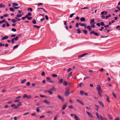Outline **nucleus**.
<instances>
[{
  "mask_svg": "<svg viewBox=\"0 0 120 120\" xmlns=\"http://www.w3.org/2000/svg\"><path fill=\"white\" fill-rule=\"evenodd\" d=\"M86 27L89 30V31H90L91 30V28L90 26H88Z\"/></svg>",
  "mask_w": 120,
  "mask_h": 120,
  "instance_id": "obj_27",
  "label": "nucleus"
},
{
  "mask_svg": "<svg viewBox=\"0 0 120 120\" xmlns=\"http://www.w3.org/2000/svg\"><path fill=\"white\" fill-rule=\"evenodd\" d=\"M97 89V90H101V87L99 85H98Z\"/></svg>",
  "mask_w": 120,
  "mask_h": 120,
  "instance_id": "obj_21",
  "label": "nucleus"
},
{
  "mask_svg": "<svg viewBox=\"0 0 120 120\" xmlns=\"http://www.w3.org/2000/svg\"><path fill=\"white\" fill-rule=\"evenodd\" d=\"M5 20L4 19H3L2 21H0V24H1L4 22H5Z\"/></svg>",
  "mask_w": 120,
  "mask_h": 120,
  "instance_id": "obj_30",
  "label": "nucleus"
},
{
  "mask_svg": "<svg viewBox=\"0 0 120 120\" xmlns=\"http://www.w3.org/2000/svg\"><path fill=\"white\" fill-rule=\"evenodd\" d=\"M52 75L53 77L54 78H56L57 76V75L54 74H52Z\"/></svg>",
  "mask_w": 120,
  "mask_h": 120,
  "instance_id": "obj_22",
  "label": "nucleus"
},
{
  "mask_svg": "<svg viewBox=\"0 0 120 120\" xmlns=\"http://www.w3.org/2000/svg\"><path fill=\"white\" fill-rule=\"evenodd\" d=\"M106 96H107V99H106V101H108V102H110V101L109 100V97L107 95H106Z\"/></svg>",
  "mask_w": 120,
  "mask_h": 120,
  "instance_id": "obj_23",
  "label": "nucleus"
},
{
  "mask_svg": "<svg viewBox=\"0 0 120 120\" xmlns=\"http://www.w3.org/2000/svg\"><path fill=\"white\" fill-rule=\"evenodd\" d=\"M74 118L75 120H80L79 117L76 114H74Z\"/></svg>",
  "mask_w": 120,
  "mask_h": 120,
  "instance_id": "obj_7",
  "label": "nucleus"
},
{
  "mask_svg": "<svg viewBox=\"0 0 120 120\" xmlns=\"http://www.w3.org/2000/svg\"><path fill=\"white\" fill-rule=\"evenodd\" d=\"M19 38V37H18L16 36L15 38H13L14 40L16 41L18 40Z\"/></svg>",
  "mask_w": 120,
  "mask_h": 120,
  "instance_id": "obj_28",
  "label": "nucleus"
},
{
  "mask_svg": "<svg viewBox=\"0 0 120 120\" xmlns=\"http://www.w3.org/2000/svg\"><path fill=\"white\" fill-rule=\"evenodd\" d=\"M74 13H72V14H71L70 15V18H72V17L73 15H74Z\"/></svg>",
  "mask_w": 120,
  "mask_h": 120,
  "instance_id": "obj_52",
  "label": "nucleus"
},
{
  "mask_svg": "<svg viewBox=\"0 0 120 120\" xmlns=\"http://www.w3.org/2000/svg\"><path fill=\"white\" fill-rule=\"evenodd\" d=\"M83 83H79L78 85V87H81V85H82V84Z\"/></svg>",
  "mask_w": 120,
  "mask_h": 120,
  "instance_id": "obj_55",
  "label": "nucleus"
},
{
  "mask_svg": "<svg viewBox=\"0 0 120 120\" xmlns=\"http://www.w3.org/2000/svg\"><path fill=\"white\" fill-rule=\"evenodd\" d=\"M95 20L94 19H92L90 20V24L91 25H94L95 24Z\"/></svg>",
  "mask_w": 120,
  "mask_h": 120,
  "instance_id": "obj_8",
  "label": "nucleus"
},
{
  "mask_svg": "<svg viewBox=\"0 0 120 120\" xmlns=\"http://www.w3.org/2000/svg\"><path fill=\"white\" fill-rule=\"evenodd\" d=\"M67 103L66 102L65 103V104L63 106V107L62 109V110H64L66 108L67 106Z\"/></svg>",
  "mask_w": 120,
  "mask_h": 120,
  "instance_id": "obj_9",
  "label": "nucleus"
},
{
  "mask_svg": "<svg viewBox=\"0 0 120 120\" xmlns=\"http://www.w3.org/2000/svg\"><path fill=\"white\" fill-rule=\"evenodd\" d=\"M19 104H18L17 105V106L18 107H19L22 104L20 102H19Z\"/></svg>",
  "mask_w": 120,
  "mask_h": 120,
  "instance_id": "obj_40",
  "label": "nucleus"
},
{
  "mask_svg": "<svg viewBox=\"0 0 120 120\" xmlns=\"http://www.w3.org/2000/svg\"><path fill=\"white\" fill-rule=\"evenodd\" d=\"M23 98H26L27 99H29L31 98H32V96L30 95H28L27 94H25L23 95Z\"/></svg>",
  "mask_w": 120,
  "mask_h": 120,
  "instance_id": "obj_2",
  "label": "nucleus"
},
{
  "mask_svg": "<svg viewBox=\"0 0 120 120\" xmlns=\"http://www.w3.org/2000/svg\"><path fill=\"white\" fill-rule=\"evenodd\" d=\"M72 72H71L70 73H69L68 74V79L72 75Z\"/></svg>",
  "mask_w": 120,
  "mask_h": 120,
  "instance_id": "obj_12",
  "label": "nucleus"
},
{
  "mask_svg": "<svg viewBox=\"0 0 120 120\" xmlns=\"http://www.w3.org/2000/svg\"><path fill=\"white\" fill-rule=\"evenodd\" d=\"M22 14H17L16 15V17L17 18H19L21 17L22 16Z\"/></svg>",
  "mask_w": 120,
  "mask_h": 120,
  "instance_id": "obj_25",
  "label": "nucleus"
},
{
  "mask_svg": "<svg viewBox=\"0 0 120 120\" xmlns=\"http://www.w3.org/2000/svg\"><path fill=\"white\" fill-rule=\"evenodd\" d=\"M80 21L82 22H84L85 21V18L84 17H82L80 18Z\"/></svg>",
  "mask_w": 120,
  "mask_h": 120,
  "instance_id": "obj_16",
  "label": "nucleus"
},
{
  "mask_svg": "<svg viewBox=\"0 0 120 120\" xmlns=\"http://www.w3.org/2000/svg\"><path fill=\"white\" fill-rule=\"evenodd\" d=\"M82 57H83V56L82 55V54L81 55L79 56H78V58H80Z\"/></svg>",
  "mask_w": 120,
  "mask_h": 120,
  "instance_id": "obj_53",
  "label": "nucleus"
},
{
  "mask_svg": "<svg viewBox=\"0 0 120 120\" xmlns=\"http://www.w3.org/2000/svg\"><path fill=\"white\" fill-rule=\"evenodd\" d=\"M56 89V88L54 87H52V88L50 89V90H54Z\"/></svg>",
  "mask_w": 120,
  "mask_h": 120,
  "instance_id": "obj_46",
  "label": "nucleus"
},
{
  "mask_svg": "<svg viewBox=\"0 0 120 120\" xmlns=\"http://www.w3.org/2000/svg\"><path fill=\"white\" fill-rule=\"evenodd\" d=\"M9 9L10 11H14V10L12 8H10Z\"/></svg>",
  "mask_w": 120,
  "mask_h": 120,
  "instance_id": "obj_34",
  "label": "nucleus"
},
{
  "mask_svg": "<svg viewBox=\"0 0 120 120\" xmlns=\"http://www.w3.org/2000/svg\"><path fill=\"white\" fill-rule=\"evenodd\" d=\"M5 22L6 23V26L7 27H9V26L10 25L8 24V22Z\"/></svg>",
  "mask_w": 120,
  "mask_h": 120,
  "instance_id": "obj_54",
  "label": "nucleus"
},
{
  "mask_svg": "<svg viewBox=\"0 0 120 120\" xmlns=\"http://www.w3.org/2000/svg\"><path fill=\"white\" fill-rule=\"evenodd\" d=\"M107 12L106 11H104L101 12V15H103L104 14L106 15L107 14Z\"/></svg>",
  "mask_w": 120,
  "mask_h": 120,
  "instance_id": "obj_14",
  "label": "nucleus"
},
{
  "mask_svg": "<svg viewBox=\"0 0 120 120\" xmlns=\"http://www.w3.org/2000/svg\"><path fill=\"white\" fill-rule=\"evenodd\" d=\"M30 83L29 82H28L26 84V85L27 86H29L30 85Z\"/></svg>",
  "mask_w": 120,
  "mask_h": 120,
  "instance_id": "obj_64",
  "label": "nucleus"
},
{
  "mask_svg": "<svg viewBox=\"0 0 120 120\" xmlns=\"http://www.w3.org/2000/svg\"><path fill=\"white\" fill-rule=\"evenodd\" d=\"M33 27H36V28H37V29H39L40 28V27L36 25H34L33 26Z\"/></svg>",
  "mask_w": 120,
  "mask_h": 120,
  "instance_id": "obj_48",
  "label": "nucleus"
},
{
  "mask_svg": "<svg viewBox=\"0 0 120 120\" xmlns=\"http://www.w3.org/2000/svg\"><path fill=\"white\" fill-rule=\"evenodd\" d=\"M82 31L85 34H86L87 33V31L86 30H82Z\"/></svg>",
  "mask_w": 120,
  "mask_h": 120,
  "instance_id": "obj_38",
  "label": "nucleus"
},
{
  "mask_svg": "<svg viewBox=\"0 0 120 120\" xmlns=\"http://www.w3.org/2000/svg\"><path fill=\"white\" fill-rule=\"evenodd\" d=\"M31 15V14L29 12H28L27 15H26V18H28L29 16H30Z\"/></svg>",
  "mask_w": 120,
  "mask_h": 120,
  "instance_id": "obj_13",
  "label": "nucleus"
},
{
  "mask_svg": "<svg viewBox=\"0 0 120 120\" xmlns=\"http://www.w3.org/2000/svg\"><path fill=\"white\" fill-rule=\"evenodd\" d=\"M98 102L99 104L102 107H104V105L103 103L101 101H98Z\"/></svg>",
  "mask_w": 120,
  "mask_h": 120,
  "instance_id": "obj_18",
  "label": "nucleus"
},
{
  "mask_svg": "<svg viewBox=\"0 0 120 120\" xmlns=\"http://www.w3.org/2000/svg\"><path fill=\"white\" fill-rule=\"evenodd\" d=\"M112 94L113 96L115 98H116V95L114 94L113 92H112Z\"/></svg>",
  "mask_w": 120,
  "mask_h": 120,
  "instance_id": "obj_58",
  "label": "nucleus"
},
{
  "mask_svg": "<svg viewBox=\"0 0 120 120\" xmlns=\"http://www.w3.org/2000/svg\"><path fill=\"white\" fill-rule=\"evenodd\" d=\"M11 21L13 23H15L16 22V20L14 19H12L11 20Z\"/></svg>",
  "mask_w": 120,
  "mask_h": 120,
  "instance_id": "obj_41",
  "label": "nucleus"
},
{
  "mask_svg": "<svg viewBox=\"0 0 120 120\" xmlns=\"http://www.w3.org/2000/svg\"><path fill=\"white\" fill-rule=\"evenodd\" d=\"M80 93L81 95H83L84 94V92L83 90H80Z\"/></svg>",
  "mask_w": 120,
  "mask_h": 120,
  "instance_id": "obj_35",
  "label": "nucleus"
},
{
  "mask_svg": "<svg viewBox=\"0 0 120 120\" xmlns=\"http://www.w3.org/2000/svg\"><path fill=\"white\" fill-rule=\"evenodd\" d=\"M41 9L44 12H45L47 13V11H46L45 10L44 8H38V9Z\"/></svg>",
  "mask_w": 120,
  "mask_h": 120,
  "instance_id": "obj_19",
  "label": "nucleus"
},
{
  "mask_svg": "<svg viewBox=\"0 0 120 120\" xmlns=\"http://www.w3.org/2000/svg\"><path fill=\"white\" fill-rule=\"evenodd\" d=\"M63 85L65 86H66L67 84V83L66 81H64L63 83Z\"/></svg>",
  "mask_w": 120,
  "mask_h": 120,
  "instance_id": "obj_24",
  "label": "nucleus"
},
{
  "mask_svg": "<svg viewBox=\"0 0 120 120\" xmlns=\"http://www.w3.org/2000/svg\"><path fill=\"white\" fill-rule=\"evenodd\" d=\"M108 116L109 118L110 119H112V117L109 114H108Z\"/></svg>",
  "mask_w": 120,
  "mask_h": 120,
  "instance_id": "obj_50",
  "label": "nucleus"
},
{
  "mask_svg": "<svg viewBox=\"0 0 120 120\" xmlns=\"http://www.w3.org/2000/svg\"><path fill=\"white\" fill-rule=\"evenodd\" d=\"M77 33L78 34L80 33H81V31L79 29H78L77 30Z\"/></svg>",
  "mask_w": 120,
  "mask_h": 120,
  "instance_id": "obj_33",
  "label": "nucleus"
},
{
  "mask_svg": "<svg viewBox=\"0 0 120 120\" xmlns=\"http://www.w3.org/2000/svg\"><path fill=\"white\" fill-rule=\"evenodd\" d=\"M11 41L12 43L13 44L14 42V40L13 38H12L11 40Z\"/></svg>",
  "mask_w": 120,
  "mask_h": 120,
  "instance_id": "obj_51",
  "label": "nucleus"
},
{
  "mask_svg": "<svg viewBox=\"0 0 120 120\" xmlns=\"http://www.w3.org/2000/svg\"><path fill=\"white\" fill-rule=\"evenodd\" d=\"M63 81V79H61L58 82V83L59 84H61Z\"/></svg>",
  "mask_w": 120,
  "mask_h": 120,
  "instance_id": "obj_15",
  "label": "nucleus"
},
{
  "mask_svg": "<svg viewBox=\"0 0 120 120\" xmlns=\"http://www.w3.org/2000/svg\"><path fill=\"white\" fill-rule=\"evenodd\" d=\"M70 93L71 92H69L68 91H66L65 92V94L66 96H68Z\"/></svg>",
  "mask_w": 120,
  "mask_h": 120,
  "instance_id": "obj_10",
  "label": "nucleus"
},
{
  "mask_svg": "<svg viewBox=\"0 0 120 120\" xmlns=\"http://www.w3.org/2000/svg\"><path fill=\"white\" fill-rule=\"evenodd\" d=\"M86 25L84 23L82 24H81V26H85Z\"/></svg>",
  "mask_w": 120,
  "mask_h": 120,
  "instance_id": "obj_61",
  "label": "nucleus"
},
{
  "mask_svg": "<svg viewBox=\"0 0 120 120\" xmlns=\"http://www.w3.org/2000/svg\"><path fill=\"white\" fill-rule=\"evenodd\" d=\"M18 47V45H16L15 46H14L13 48V49H15L17 48Z\"/></svg>",
  "mask_w": 120,
  "mask_h": 120,
  "instance_id": "obj_57",
  "label": "nucleus"
},
{
  "mask_svg": "<svg viewBox=\"0 0 120 120\" xmlns=\"http://www.w3.org/2000/svg\"><path fill=\"white\" fill-rule=\"evenodd\" d=\"M8 38V36H6L4 37L2 39V40H4L5 39H7Z\"/></svg>",
  "mask_w": 120,
  "mask_h": 120,
  "instance_id": "obj_20",
  "label": "nucleus"
},
{
  "mask_svg": "<svg viewBox=\"0 0 120 120\" xmlns=\"http://www.w3.org/2000/svg\"><path fill=\"white\" fill-rule=\"evenodd\" d=\"M86 112L90 117L91 118L93 117V115L90 112L88 111H86Z\"/></svg>",
  "mask_w": 120,
  "mask_h": 120,
  "instance_id": "obj_6",
  "label": "nucleus"
},
{
  "mask_svg": "<svg viewBox=\"0 0 120 120\" xmlns=\"http://www.w3.org/2000/svg\"><path fill=\"white\" fill-rule=\"evenodd\" d=\"M96 114L98 120H104L102 116L100 115H99L98 113L97 112H96Z\"/></svg>",
  "mask_w": 120,
  "mask_h": 120,
  "instance_id": "obj_1",
  "label": "nucleus"
},
{
  "mask_svg": "<svg viewBox=\"0 0 120 120\" xmlns=\"http://www.w3.org/2000/svg\"><path fill=\"white\" fill-rule=\"evenodd\" d=\"M90 34H94V35H95L97 36H99L98 34L97 33L95 32L94 31H91L90 33Z\"/></svg>",
  "mask_w": 120,
  "mask_h": 120,
  "instance_id": "obj_4",
  "label": "nucleus"
},
{
  "mask_svg": "<svg viewBox=\"0 0 120 120\" xmlns=\"http://www.w3.org/2000/svg\"><path fill=\"white\" fill-rule=\"evenodd\" d=\"M45 19L44 17H43L41 19H40V20L41 22L43 21V20Z\"/></svg>",
  "mask_w": 120,
  "mask_h": 120,
  "instance_id": "obj_62",
  "label": "nucleus"
},
{
  "mask_svg": "<svg viewBox=\"0 0 120 120\" xmlns=\"http://www.w3.org/2000/svg\"><path fill=\"white\" fill-rule=\"evenodd\" d=\"M36 111L37 112H40V110L39 108H37L36 109Z\"/></svg>",
  "mask_w": 120,
  "mask_h": 120,
  "instance_id": "obj_49",
  "label": "nucleus"
},
{
  "mask_svg": "<svg viewBox=\"0 0 120 120\" xmlns=\"http://www.w3.org/2000/svg\"><path fill=\"white\" fill-rule=\"evenodd\" d=\"M100 24L101 26H103L104 25V23L103 22H101L100 23Z\"/></svg>",
  "mask_w": 120,
  "mask_h": 120,
  "instance_id": "obj_43",
  "label": "nucleus"
},
{
  "mask_svg": "<svg viewBox=\"0 0 120 120\" xmlns=\"http://www.w3.org/2000/svg\"><path fill=\"white\" fill-rule=\"evenodd\" d=\"M57 98L60 100H61V101L64 102V99L61 96L59 95H58L57 96Z\"/></svg>",
  "mask_w": 120,
  "mask_h": 120,
  "instance_id": "obj_3",
  "label": "nucleus"
},
{
  "mask_svg": "<svg viewBox=\"0 0 120 120\" xmlns=\"http://www.w3.org/2000/svg\"><path fill=\"white\" fill-rule=\"evenodd\" d=\"M32 9L31 8H28V11H30V12L32 11Z\"/></svg>",
  "mask_w": 120,
  "mask_h": 120,
  "instance_id": "obj_36",
  "label": "nucleus"
},
{
  "mask_svg": "<svg viewBox=\"0 0 120 120\" xmlns=\"http://www.w3.org/2000/svg\"><path fill=\"white\" fill-rule=\"evenodd\" d=\"M102 93V90H98V93L99 96L101 97H102V95L101 93Z\"/></svg>",
  "mask_w": 120,
  "mask_h": 120,
  "instance_id": "obj_11",
  "label": "nucleus"
},
{
  "mask_svg": "<svg viewBox=\"0 0 120 120\" xmlns=\"http://www.w3.org/2000/svg\"><path fill=\"white\" fill-rule=\"evenodd\" d=\"M43 102L44 103H46L47 104H50V103L49 102L47 101L46 100L44 101Z\"/></svg>",
  "mask_w": 120,
  "mask_h": 120,
  "instance_id": "obj_29",
  "label": "nucleus"
},
{
  "mask_svg": "<svg viewBox=\"0 0 120 120\" xmlns=\"http://www.w3.org/2000/svg\"><path fill=\"white\" fill-rule=\"evenodd\" d=\"M45 73L44 71H43L41 74V75L43 76H44L45 75Z\"/></svg>",
  "mask_w": 120,
  "mask_h": 120,
  "instance_id": "obj_56",
  "label": "nucleus"
},
{
  "mask_svg": "<svg viewBox=\"0 0 120 120\" xmlns=\"http://www.w3.org/2000/svg\"><path fill=\"white\" fill-rule=\"evenodd\" d=\"M76 101L77 102H78L79 104H81L82 105H84V104L83 103V102L79 100V99H76Z\"/></svg>",
  "mask_w": 120,
  "mask_h": 120,
  "instance_id": "obj_5",
  "label": "nucleus"
},
{
  "mask_svg": "<svg viewBox=\"0 0 120 120\" xmlns=\"http://www.w3.org/2000/svg\"><path fill=\"white\" fill-rule=\"evenodd\" d=\"M27 18V19L28 20H31V19H32V17H28V18Z\"/></svg>",
  "mask_w": 120,
  "mask_h": 120,
  "instance_id": "obj_63",
  "label": "nucleus"
},
{
  "mask_svg": "<svg viewBox=\"0 0 120 120\" xmlns=\"http://www.w3.org/2000/svg\"><path fill=\"white\" fill-rule=\"evenodd\" d=\"M26 79H24L21 81V83L22 84H23L26 81Z\"/></svg>",
  "mask_w": 120,
  "mask_h": 120,
  "instance_id": "obj_26",
  "label": "nucleus"
},
{
  "mask_svg": "<svg viewBox=\"0 0 120 120\" xmlns=\"http://www.w3.org/2000/svg\"><path fill=\"white\" fill-rule=\"evenodd\" d=\"M11 30L14 32H15L16 31V30L15 28H12L11 29Z\"/></svg>",
  "mask_w": 120,
  "mask_h": 120,
  "instance_id": "obj_45",
  "label": "nucleus"
},
{
  "mask_svg": "<svg viewBox=\"0 0 120 120\" xmlns=\"http://www.w3.org/2000/svg\"><path fill=\"white\" fill-rule=\"evenodd\" d=\"M36 21L35 20H34L33 21V23L34 24H35L36 23Z\"/></svg>",
  "mask_w": 120,
  "mask_h": 120,
  "instance_id": "obj_47",
  "label": "nucleus"
},
{
  "mask_svg": "<svg viewBox=\"0 0 120 120\" xmlns=\"http://www.w3.org/2000/svg\"><path fill=\"white\" fill-rule=\"evenodd\" d=\"M111 15L110 14H109L108 15H106L105 17V19H107V18L109 17H110L111 16Z\"/></svg>",
  "mask_w": 120,
  "mask_h": 120,
  "instance_id": "obj_31",
  "label": "nucleus"
},
{
  "mask_svg": "<svg viewBox=\"0 0 120 120\" xmlns=\"http://www.w3.org/2000/svg\"><path fill=\"white\" fill-rule=\"evenodd\" d=\"M69 108L73 109V106L71 105H69L68 106Z\"/></svg>",
  "mask_w": 120,
  "mask_h": 120,
  "instance_id": "obj_32",
  "label": "nucleus"
},
{
  "mask_svg": "<svg viewBox=\"0 0 120 120\" xmlns=\"http://www.w3.org/2000/svg\"><path fill=\"white\" fill-rule=\"evenodd\" d=\"M12 5L14 7L15 6H17L19 5L17 3H13Z\"/></svg>",
  "mask_w": 120,
  "mask_h": 120,
  "instance_id": "obj_17",
  "label": "nucleus"
},
{
  "mask_svg": "<svg viewBox=\"0 0 120 120\" xmlns=\"http://www.w3.org/2000/svg\"><path fill=\"white\" fill-rule=\"evenodd\" d=\"M50 93L51 95H52V93L51 90H47Z\"/></svg>",
  "mask_w": 120,
  "mask_h": 120,
  "instance_id": "obj_39",
  "label": "nucleus"
},
{
  "mask_svg": "<svg viewBox=\"0 0 120 120\" xmlns=\"http://www.w3.org/2000/svg\"><path fill=\"white\" fill-rule=\"evenodd\" d=\"M16 36L15 34H12L11 35V37H14Z\"/></svg>",
  "mask_w": 120,
  "mask_h": 120,
  "instance_id": "obj_59",
  "label": "nucleus"
},
{
  "mask_svg": "<svg viewBox=\"0 0 120 120\" xmlns=\"http://www.w3.org/2000/svg\"><path fill=\"white\" fill-rule=\"evenodd\" d=\"M58 117V116H57V115L54 118V120H56Z\"/></svg>",
  "mask_w": 120,
  "mask_h": 120,
  "instance_id": "obj_37",
  "label": "nucleus"
},
{
  "mask_svg": "<svg viewBox=\"0 0 120 120\" xmlns=\"http://www.w3.org/2000/svg\"><path fill=\"white\" fill-rule=\"evenodd\" d=\"M72 70V69L71 68H69L68 70H67V72H69V71H71Z\"/></svg>",
  "mask_w": 120,
  "mask_h": 120,
  "instance_id": "obj_42",
  "label": "nucleus"
},
{
  "mask_svg": "<svg viewBox=\"0 0 120 120\" xmlns=\"http://www.w3.org/2000/svg\"><path fill=\"white\" fill-rule=\"evenodd\" d=\"M0 8H2V7L5 8V6L4 5H2V4H0Z\"/></svg>",
  "mask_w": 120,
  "mask_h": 120,
  "instance_id": "obj_44",
  "label": "nucleus"
},
{
  "mask_svg": "<svg viewBox=\"0 0 120 120\" xmlns=\"http://www.w3.org/2000/svg\"><path fill=\"white\" fill-rule=\"evenodd\" d=\"M45 117V116H40L39 118H44Z\"/></svg>",
  "mask_w": 120,
  "mask_h": 120,
  "instance_id": "obj_60",
  "label": "nucleus"
}]
</instances>
